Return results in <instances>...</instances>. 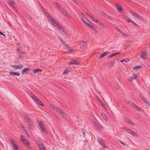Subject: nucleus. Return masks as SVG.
I'll return each instance as SVG.
<instances>
[{
    "label": "nucleus",
    "instance_id": "50",
    "mask_svg": "<svg viewBox=\"0 0 150 150\" xmlns=\"http://www.w3.org/2000/svg\"><path fill=\"white\" fill-rule=\"evenodd\" d=\"M90 18H91V19L93 21H94V20H95V18H94V17H93V16H90Z\"/></svg>",
    "mask_w": 150,
    "mask_h": 150
},
{
    "label": "nucleus",
    "instance_id": "54",
    "mask_svg": "<svg viewBox=\"0 0 150 150\" xmlns=\"http://www.w3.org/2000/svg\"><path fill=\"white\" fill-rule=\"evenodd\" d=\"M125 120L126 121H127V122H128L130 120L128 118V117H126L125 118Z\"/></svg>",
    "mask_w": 150,
    "mask_h": 150
},
{
    "label": "nucleus",
    "instance_id": "35",
    "mask_svg": "<svg viewBox=\"0 0 150 150\" xmlns=\"http://www.w3.org/2000/svg\"><path fill=\"white\" fill-rule=\"evenodd\" d=\"M31 96L33 98L35 101L37 100V99H38V98L36 96H35L33 95Z\"/></svg>",
    "mask_w": 150,
    "mask_h": 150
},
{
    "label": "nucleus",
    "instance_id": "58",
    "mask_svg": "<svg viewBox=\"0 0 150 150\" xmlns=\"http://www.w3.org/2000/svg\"><path fill=\"white\" fill-rule=\"evenodd\" d=\"M86 13V14H87V15L90 18V16H92V15H91L90 14H88V13Z\"/></svg>",
    "mask_w": 150,
    "mask_h": 150
},
{
    "label": "nucleus",
    "instance_id": "43",
    "mask_svg": "<svg viewBox=\"0 0 150 150\" xmlns=\"http://www.w3.org/2000/svg\"><path fill=\"white\" fill-rule=\"evenodd\" d=\"M20 137H21L20 139H21V141L22 142V140H23V139H25V138L24 137H23L22 135H21L20 136Z\"/></svg>",
    "mask_w": 150,
    "mask_h": 150
},
{
    "label": "nucleus",
    "instance_id": "23",
    "mask_svg": "<svg viewBox=\"0 0 150 150\" xmlns=\"http://www.w3.org/2000/svg\"><path fill=\"white\" fill-rule=\"evenodd\" d=\"M40 127V128L42 129V132H46V128H45L44 125H43Z\"/></svg>",
    "mask_w": 150,
    "mask_h": 150
},
{
    "label": "nucleus",
    "instance_id": "64",
    "mask_svg": "<svg viewBox=\"0 0 150 150\" xmlns=\"http://www.w3.org/2000/svg\"><path fill=\"white\" fill-rule=\"evenodd\" d=\"M17 51H18L19 50V49L18 47H17Z\"/></svg>",
    "mask_w": 150,
    "mask_h": 150
},
{
    "label": "nucleus",
    "instance_id": "1",
    "mask_svg": "<svg viewBox=\"0 0 150 150\" xmlns=\"http://www.w3.org/2000/svg\"><path fill=\"white\" fill-rule=\"evenodd\" d=\"M22 142L25 146L28 149H31V147L30 146V142L27 139H23L22 140Z\"/></svg>",
    "mask_w": 150,
    "mask_h": 150
},
{
    "label": "nucleus",
    "instance_id": "11",
    "mask_svg": "<svg viewBox=\"0 0 150 150\" xmlns=\"http://www.w3.org/2000/svg\"><path fill=\"white\" fill-rule=\"evenodd\" d=\"M109 53V52L108 51H105L103 52L100 56L98 58L99 59H101Z\"/></svg>",
    "mask_w": 150,
    "mask_h": 150
},
{
    "label": "nucleus",
    "instance_id": "24",
    "mask_svg": "<svg viewBox=\"0 0 150 150\" xmlns=\"http://www.w3.org/2000/svg\"><path fill=\"white\" fill-rule=\"evenodd\" d=\"M103 15L105 17H106V18H107L110 19L111 20H113V18L111 16L108 15L107 14H104Z\"/></svg>",
    "mask_w": 150,
    "mask_h": 150
},
{
    "label": "nucleus",
    "instance_id": "16",
    "mask_svg": "<svg viewBox=\"0 0 150 150\" xmlns=\"http://www.w3.org/2000/svg\"><path fill=\"white\" fill-rule=\"evenodd\" d=\"M79 62L76 60H72L69 62V64H77Z\"/></svg>",
    "mask_w": 150,
    "mask_h": 150
},
{
    "label": "nucleus",
    "instance_id": "45",
    "mask_svg": "<svg viewBox=\"0 0 150 150\" xmlns=\"http://www.w3.org/2000/svg\"><path fill=\"white\" fill-rule=\"evenodd\" d=\"M131 23L133 24L135 26H137V27H138L137 24L135 23V22H134V21H132L131 22Z\"/></svg>",
    "mask_w": 150,
    "mask_h": 150
},
{
    "label": "nucleus",
    "instance_id": "55",
    "mask_svg": "<svg viewBox=\"0 0 150 150\" xmlns=\"http://www.w3.org/2000/svg\"><path fill=\"white\" fill-rule=\"evenodd\" d=\"M127 21L128 22H131H131L132 21V20H131V19H128L127 20Z\"/></svg>",
    "mask_w": 150,
    "mask_h": 150
},
{
    "label": "nucleus",
    "instance_id": "32",
    "mask_svg": "<svg viewBox=\"0 0 150 150\" xmlns=\"http://www.w3.org/2000/svg\"><path fill=\"white\" fill-rule=\"evenodd\" d=\"M116 7L119 11L121 12L122 11V9L120 6H119L118 5H117V6H116Z\"/></svg>",
    "mask_w": 150,
    "mask_h": 150
},
{
    "label": "nucleus",
    "instance_id": "7",
    "mask_svg": "<svg viewBox=\"0 0 150 150\" xmlns=\"http://www.w3.org/2000/svg\"><path fill=\"white\" fill-rule=\"evenodd\" d=\"M98 142L99 143V144L102 145L103 147L104 148H106L108 147L107 145L105 144L101 140L99 139H98Z\"/></svg>",
    "mask_w": 150,
    "mask_h": 150
},
{
    "label": "nucleus",
    "instance_id": "2",
    "mask_svg": "<svg viewBox=\"0 0 150 150\" xmlns=\"http://www.w3.org/2000/svg\"><path fill=\"white\" fill-rule=\"evenodd\" d=\"M26 121L28 123V126L30 128L32 129H34L35 127L34 126V124L32 120L30 118H28V119L26 120Z\"/></svg>",
    "mask_w": 150,
    "mask_h": 150
},
{
    "label": "nucleus",
    "instance_id": "29",
    "mask_svg": "<svg viewBox=\"0 0 150 150\" xmlns=\"http://www.w3.org/2000/svg\"><path fill=\"white\" fill-rule=\"evenodd\" d=\"M23 117L24 119L26 120L28 118H29L28 115L27 114H25L23 115Z\"/></svg>",
    "mask_w": 150,
    "mask_h": 150
},
{
    "label": "nucleus",
    "instance_id": "42",
    "mask_svg": "<svg viewBox=\"0 0 150 150\" xmlns=\"http://www.w3.org/2000/svg\"><path fill=\"white\" fill-rule=\"evenodd\" d=\"M21 127L22 128H23V129L24 131L25 132H27V130L25 128V127L24 126V125H22L21 126Z\"/></svg>",
    "mask_w": 150,
    "mask_h": 150
},
{
    "label": "nucleus",
    "instance_id": "62",
    "mask_svg": "<svg viewBox=\"0 0 150 150\" xmlns=\"http://www.w3.org/2000/svg\"><path fill=\"white\" fill-rule=\"evenodd\" d=\"M120 143L121 144H123V145H125V144H124V143H123V142H122L121 141H120Z\"/></svg>",
    "mask_w": 150,
    "mask_h": 150
},
{
    "label": "nucleus",
    "instance_id": "31",
    "mask_svg": "<svg viewBox=\"0 0 150 150\" xmlns=\"http://www.w3.org/2000/svg\"><path fill=\"white\" fill-rule=\"evenodd\" d=\"M46 16H47L48 18L52 22V19H53L52 18V17L51 16H50V15L49 13H47L46 14Z\"/></svg>",
    "mask_w": 150,
    "mask_h": 150
},
{
    "label": "nucleus",
    "instance_id": "46",
    "mask_svg": "<svg viewBox=\"0 0 150 150\" xmlns=\"http://www.w3.org/2000/svg\"><path fill=\"white\" fill-rule=\"evenodd\" d=\"M42 11L44 12V13H45V15H46V14L47 13H48L43 8L42 9Z\"/></svg>",
    "mask_w": 150,
    "mask_h": 150
},
{
    "label": "nucleus",
    "instance_id": "22",
    "mask_svg": "<svg viewBox=\"0 0 150 150\" xmlns=\"http://www.w3.org/2000/svg\"><path fill=\"white\" fill-rule=\"evenodd\" d=\"M53 109L54 110L57 112H58L59 114L61 112V110L59 108L56 107H53L52 106Z\"/></svg>",
    "mask_w": 150,
    "mask_h": 150
},
{
    "label": "nucleus",
    "instance_id": "19",
    "mask_svg": "<svg viewBox=\"0 0 150 150\" xmlns=\"http://www.w3.org/2000/svg\"><path fill=\"white\" fill-rule=\"evenodd\" d=\"M120 54V53L119 52H116V53H113V54H110L109 55V56L108 57V59H109V58H110L111 57H112L115 55H116L117 54Z\"/></svg>",
    "mask_w": 150,
    "mask_h": 150
},
{
    "label": "nucleus",
    "instance_id": "4",
    "mask_svg": "<svg viewBox=\"0 0 150 150\" xmlns=\"http://www.w3.org/2000/svg\"><path fill=\"white\" fill-rule=\"evenodd\" d=\"M10 142L12 143L13 146V147L14 150H18V146L16 142L14 140L11 139L10 140Z\"/></svg>",
    "mask_w": 150,
    "mask_h": 150
},
{
    "label": "nucleus",
    "instance_id": "37",
    "mask_svg": "<svg viewBox=\"0 0 150 150\" xmlns=\"http://www.w3.org/2000/svg\"><path fill=\"white\" fill-rule=\"evenodd\" d=\"M89 27H90L91 29H93L95 31L97 32V30L94 28L95 27H94L93 25H91Z\"/></svg>",
    "mask_w": 150,
    "mask_h": 150
},
{
    "label": "nucleus",
    "instance_id": "33",
    "mask_svg": "<svg viewBox=\"0 0 150 150\" xmlns=\"http://www.w3.org/2000/svg\"><path fill=\"white\" fill-rule=\"evenodd\" d=\"M114 65V62H111L110 64L108 65V68H110L111 67H112Z\"/></svg>",
    "mask_w": 150,
    "mask_h": 150
},
{
    "label": "nucleus",
    "instance_id": "53",
    "mask_svg": "<svg viewBox=\"0 0 150 150\" xmlns=\"http://www.w3.org/2000/svg\"><path fill=\"white\" fill-rule=\"evenodd\" d=\"M0 35H3L5 37H6L5 35L2 33L1 31H0Z\"/></svg>",
    "mask_w": 150,
    "mask_h": 150
},
{
    "label": "nucleus",
    "instance_id": "47",
    "mask_svg": "<svg viewBox=\"0 0 150 150\" xmlns=\"http://www.w3.org/2000/svg\"><path fill=\"white\" fill-rule=\"evenodd\" d=\"M128 61V60H127V59H122L121 60V61H120V62H122L123 61H125L126 62H127V61Z\"/></svg>",
    "mask_w": 150,
    "mask_h": 150
},
{
    "label": "nucleus",
    "instance_id": "8",
    "mask_svg": "<svg viewBox=\"0 0 150 150\" xmlns=\"http://www.w3.org/2000/svg\"><path fill=\"white\" fill-rule=\"evenodd\" d=\"M131 13L134 16L138 18L139 20H142L143 19L142 18L141 16L138 15L135 12H134L132 11H131Z\"/></svg>",
    "mask_w": 150,
    "mask_h": 150
},
{
    "label": "nucleus",
    "instance_id": "49",
    "mask_svg": "<svg viewBox=\"0 0 150 150\" xmlns=\"http://www.w3.org/2000/svg\"><path fill=\"white\" fill-rule=\"evenodd\" d=\"M38 125L40 127L42 125H43L42 124V123H41V121H40L39 122H38Z\"/></svg>",
    "mask_w": 150,
    "mask_h": 150
},
{
    "label": "nucleus",
    "instance_id": "56",
    "mask_svg": "<svg viewBox=\"0 0 150 150\" xmlns=\"http://www.w3.org/2000/svg\"><path fill=\"white\" fill-rule=\"evenodd\" d=\"M85 24L87 25L89 27L90 26V25H91L90 24L88 23L87 22L86 23V24Z\"/></svg>",
    "mask_w": 150,
    "mask_h": 150
},
{
    "label": "nucleus",
    "instance_id": "48",
    "mask_svg": "<svg viewBox=\"0 0 150 150\" xmlns=\"http://www.w3.org/2000/svg\"><path fill=\"white\" fill-rule=\"evenodd\" d=\"M38 146H41V145L43 144V143H42L41 142H40L38 143Z\"/></svg>",
    "mask_w": 150,
    "mask_h": 150
},
{
    "label": "nucleus",
    "instance_id": "12",
    "mask_svg": "<svg viewBox=\"0 0 150 150\" xmlns=\"http://www.w3.org/2000/svg\"><path fill=\"white\" fill-rule=\"evenodd\" d=\"M20 75V73L18 72H12L9 73V75L10 76H18Z\"/></svg>",
    "mask_w": 150,
    "mask_h": 150
},
{
    "label": "nucleus",
    "instance_id": "38",
    "mask_svg": "<svg viewBox=\"0 0 150 150\" xmlns=\"http://www.w3.org/2000/svg\"><path fill=\"white\" fill-rule=\"evenodd\" d=\"M62 31L64 32L65 34H66L67 33V32L63 28H61V30Z\"/></svg>",
    "mask_w": 150,
    "mask_h": 150
},
{
    "label": "nucleus",
    "instance_id": "21",
    "mask_svg": "<svg viewBox=\"0 0 150 150\" xmlns=\"http://www.w3.org/2000/svg\"><path fill=\"white\" fill-rule=\"evenodd\" d=\"M36 102L37 103L40 105L41 106H43V105L42 103L38 98L37 99V100H36Z\"/></svg>",
    "mask_w": 150,
    "mask_h": 150
},
{
    "label": "nucleus",
    "instance_id": "59",
    "mask_svg": "<svg viewBox=\"0 0 150 150\" xmlns=\"http://www.w3.org/2000/svg\"><path fill=\"white\" fill-rule=\"evenodd\" d=\"M57 7L58 8V9L59 10V8H61V7L58 5V6H57Z\"/></svg>",
    "mask_w": 150,
    "mask_h": 150
},
{
    "label": "nucleus",
    "instance_id": "5",
    "mask_svg": "<svg viewBox=\"0 0 150 150\" xmlns=\"http://www.w3.org/2000/svg\"><path fill=\"white\" fill-rule=\"evenodd\" d=\"M52 22H51V23L55 27L57 26L60 30H61V28H63L61 25L58 24L53 19H52Z\"/></svg>",
    "mask_w": 150,
    "mask_h": 150
},
{
    "label": "nucleus",
    "instance_id": "10",
    "mask_svg": "<svg viewBox=\"0 0 150 150\" xmlns=\"http://www.w3.org/2000/svg\"><path fill=\"white\" fill-rule=\"evenodd\" d=\"M137 77V75L136 74H134L133 76L129 77L128 78V80L129 81H131L134 79H135Z\"/></svg>",
    "mask_w": 150,
    "mask_h": 150
},
{
    "label": "nucleus",
    "instance_id": "18",
    "mask_svg": "<svg viewBox=\"0 0 150 150\" xmlns=\"http://www.w3.org/2000/svg\"><path fill=\"white\" fill-rule=\"evenodd\" d=\"M64 46L65 47V49H67L69 52H71L73 51L71 47L67 44L65 45Z\"/></svg>",
    "mask_w": 150,
    "mask_h": 150
},
{
    "label": "nucleus",
    "instance_id": "17",
    "mask_svg": "<svg viewBox=\"0 0 150 150\" xmlns=\"http://www.w3.org/2000/svg\"><path fill=\"white\" fill-rule=\"evenodd\" d=\"M94 125L98 129H101L102 128H103V127L102 126H100V125H99V124L96 123L95 122L94 123Z\"/></svg>",
    "mask_w": 150,
    "mask_h": 150
},
{
    "label": "nucleus",
    "instance_id": "13",
    "mask_svg": "<svg viewBox=\"0 0 150 150\" xmlns=\"http://www.w3.org/2000/svg\"><path fill=\"white\" fill-rule=\"evenodd\" d=\"M14 69H19L22 68L23 66L22 65L18 64V65H13L12 66Z\"/></svg>",
    "mask_w": 150,
    "mask_h": 150
},
{
    "label": "nucleus",
    "instance_id": "51",
    "mask_svg": "<svg viewBox=\"0 0 150 150\" xmlns=\"http://www.w3.org/2000/svg\"><path fill=\"white\" fill-rule=\"evenodd\" d=\"M59 40L61 41L62 42L63 44H64L65 43V42H64L63 40H62V38L61 39H60Z\"/></svg>",
    "mask_w": 150,
    "mask_h": 150
},
{
    "label": "nucleus",
    "instance_id": "3",
    "mask_svg": "<svg viewBox=\"0 0 150 150\" xmlns=\"http://www.w3.org/2000/svg\"><path fill=\"white\" fill-rule=\"evenodd\" d=\"M81 46L80 47L81 51L83 52L86 49V44L83 41H81Z\"/></svg>",
    "mask_w": 150,
    "mask_h": 150
},
{
    "label": "nucleus",
    "instance_id": "30",
    "mask_svg": "<svg viewBox=\"0 0 150 150\" xmlns=\"http://www.w3.org/2000/svg\"><path fill=\"white\" fill-rule=\"evenodd\" d=\"M142 67L140 65H138V66H137L134 67L133 68V69H138L141 68H142Z\"/></svg>",
    "mask_w": 150,
    "mask_h": 150
},
{
    "label": "nucleus",
    "instance_id": "40",
    "mask_svg": "<svg viewBox=\"0 0 150 150\" xmlns=\"http://www.w3.org/2000/svg\"><path fill=\"white\" fill-rule=\"evenodd\" d=\"M121 34H122L124 36H125L128 37L129 36V35H127L125 33H124L122 32H120Z\"/></svg>",
    "mask_w": 150,
    "mask_h": 150
},
{
    "label": "nucleus",
    "instance_id": "52",
    "mask_svg": "<svg viewBox=\"0 0 150 150\" xmlns=\"http://www.w3.org/2000/svg\"><path fill=\"white\" fill-rule=\"evenodd\" d=\"M81 20L82 21H83L84 23L86 24V23L87 22L83 19L82 18H81Z\"/></svg>",
    "mask_w": 150,
    "mask_h": 150
},
{
    "label": "nucleus",
    "instance_id": "34",
    "mask_svg": "<svg viewBox=\"0 0 150 150\" xmlns=\"http://www.w3.org/2000/svg\"><path fill=\"white\" fill-rule=\"evenodd\" d=\"M130 134L133 136H137V134L135 132L132 131V132H131Z\"/></svg>",
    "mask_w": 150,
    "mask_h": 150
},
{
    "label": "nucleus",
    "instance_id": "44",
    "mask_svg": "<svg viewBox=\"0 0 150 150\" xmlns=\"http://www.w3.org/2000/svg\"><path fill=\"white\" fill-rule=\"evenodd\" d=\"M129 123L131 124L132 125H133L134 126L135 125V124L134 123L132 122V121H131L130 120L128 122Z\"/></svg>",
    "mask_w": 150,
    "mask_h": 150
},
{
    "label": "nucleus",
    "instance_id": "61",
    "mask_svg": "<svg viewBox=\"0 0 150 150\" xmlns=\"http://www.w3.org/2000/svg\"><path fill=\"white\" fill-rule=\"evenodd\" d=\"M104 118L105 120H107V117L105 116Z\"/></svg>",
    "mask_w": 150,
    "mask_h": 150
},
{
    "label": "nucleus",
    "instance_id": "9",
    "mask_svg": "<svg viewBox=\"0 0 150 150\" xmlns=\"http://www.w3.org/2000/svg\"><path fill=\"white\" fill-rule=\"evenodd\" d=\"M140 97L148 105L150 106V103L145 98L142 96H140Z\"/></svg>",
    "mask_w": 150,
    "mask_h": 150
},
{
    "label": "nucleus",
    "instance_id": "14",
    "mask_svg": "<svg viewBox=\"0 0 150 150\" xmlns=\"http://www.w3.org/2000/svg\"><path fill=\"white\" fill-rule=\"evenodd\" d=\"M29 72V68H26L22 70L21 72L23 74H27Z\"/></svg>",
    "mask_w": 150,
    "mask_h": 150
},
{
    "label": "nucleus",
    "instance_id": "27",
    "mask_svg": "<svg viewBox=\"0 0 150 150\" xmlns=\"http://www.w3.org/2000/svg\"><path fill=\"white\" fill-rule=\"evenodd\" d=\"M62 13L64 16H66L68 18L70 17V16L66 12L63 11Z\"/></svg>",
    "mask_w": 150,
    "mask_h": 150
},
{
    "label": "nucleus",
    "instance_id": "36",
    "mask_svg": "<svg viewBox=\"0 0 150 150\" xmlns=\"http://www.w3.org/2000/svg\"><path fill=\"white\" fill-rule=\"evenodd\" d=\"M59 114L61 115V116L63 117H65V115L64 113L62 112L61 111V112H60V113Z\"/></svg>",
    "mask_w": 150,
    "mask_h": 150
},
{
    "label": "nucleus",
    "instance_id": "39",
    "mask_svg": "<svg viewBox=\"0 0 150 150\" xmlns=\"http://www.w3.org/2000/svg\"><path fill=\"white\" fill-rule=\"evenodd\" d=\"M134 108H136V109L139 110H140L141 109L139 106H137V105H136V106H134Z\"/></svg>",
    "mask_w": 150,
    "mask_h": 150
},
{
    "label": "nucleus",
    "instance_id": "25",
    "mask_svg": "<svg viewBox=\"0 0 150 150\" xmlns=\"http://www.w3.org/2000/svg\"><path fill=\"white\" fill-rule=\"evenodd\" d=\"M39 147L41 150H46L43 144L41 146H39Z\"/></svg>",
    "mask_w": 150,
    "mask_h": 150
},
{
    "label": "nucleus",
    "instance_id": "20",
    "mask_svg": "<svg viewBox=\"0 0 150 150\" xmlns=\"http://www.w3.org/2000/svg\"><path fill=\"white\" fill-rule=\"evenodd\" d=\"M42 70L41 69H35L33 70V72L35 73H37L38 72H42Z\"/></svg>",
    "mask_w": 150,
    "mask_h": 150
},
{
    "label": "nucleus",
    "instance_id": "26",
    "mask_svg": "<svg viewBox=\"0 0 150 150\" xmlns=\"http://www.w3.org/2000/svg\"><path fill=\"white\" fill-rule=\"evenodd\" d=\"M128 103L129 104L131 105L134 106H134H136V104L134 103L133 102H132L131 101H128Z\"/></svg>",
    "mask_w": 150,
    "mask_h": 150
},
{
    "label": "nucleus",
    "instance_id": "60",
    "mask_svg": "<svg viewBox=\"0 0 150 150\" xmlns=\"http://www.w3.org/2000/svg\"><path fill=\"white\" fill-rule=\"evenodd\" d=\"M25 132V134H26V135H27V136H29V135L28 134V132Z\"/></svg>",
    "mask_w": 150,
    "mask_h": 150
},
{
    "label": "nucleus",
    "instance_id": "57",
    "mask_svg": "<svg viewBox=\"0 0 150 150\" xmlns=\"http://www.w3.org/2000/svg\"><path fill=\"white\" fill-rule=\"evenodd\" d=\"M95 21L96 23H98V22L99 21H98L97 20L95 19V20H94V21Z\"/></svg>",
    "mask_w": 150,
    "mask_h": 150
},
{
    "label": "nucleus",
    "instance_id": "63",
    "mask_svg": "<svg viewBox=\"0 0 150 150\" xmlns=\"http://www.w3.org/2000/svg\"><path fill=\"white\" fill-rule=\"evenodd\" d=\"M98 24L99 25L102 24L99 21H98Z\"/></svg>",
    "mask_w": 150,
    "mask_h": 150
},
{
    "label": "nucleus",
    "instance_id": "15",
    "mask_svg": "<svg viewBox=\"0 0 150 150\" xmlns=\"http://www.w3.org/2000/svg\"><path fill=\"white\" fill-rule=\"evenodd\" d=\"M8 3L11 6H13L14 4V1L13 0H8Z\"/></svg>",
    "mask_w": 150,
    "mask_h": 150
},
{
    "label": "nucleus",
    "instance_id": "28",
    "mask_svg": "<svg viewBox=\"0 0 150 150\" xmlns=\"http://www.w3.org/2000/svg\"><path fill=\"white\" fill-rule=\"evenodd\" d=\"M123 129L127 131L129 133H130L131 132H132V131L130 129H128V128L126 127H123Z\"/></svg>",
    "mask_w": 150,
    "mask_h": 150
},
{
    "label": "nucleus",
    "instance_id": "6",
    "mask_svg": "<svg viewBox=\"0 0 150 150\" xmlns=\"http://www.w3.org/2000/svg\"><path fill=\"white\" fill-rule=\"evenodd\" d=\"M146 52V51H144L142 52L140 55V57L143 59H145L147 57Z\"/></svg>",
    "mask_w": 150,
    "mask_h": 150
},
{
    "label": "nucleus",
    "instance_id": "41",
    "mask_svg": "<svg viewBox=\"0 0 150 150\" xmlns=\"http://www.w3.org/2000/svg\"><path fill=\"white\" fill-rule=\"evenodd\" d=\"M69 72V71L67 70H65L63 72V74L64 75H65Z\"/></svg>",
    "mask_w": 150,
    "mask_h": 150
}]
</instances>
